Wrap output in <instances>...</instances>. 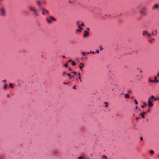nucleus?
I'll return each mask as SVG.
<instances>
[{
    "instance_id": "obj_27",
    "label": "nucleus",
    "mask_w": 159,
    "mask_h": 159,
    "mask_svg": "<svg viewBox=\"0 0 159 159\" xmlns=\"http://www.w3.org/2000/svg\"><path fill=\"white\" fill-rule=\"evenodd\" d=\"M140 115L141 116L142 118H144L145 116H144V115L142 113H141L140 114Z\"/></svg>"
},
{
    "instance_id": "obj_17",
    "label": "nucleus",
    "mask_w": 159,
    "mask_h": 159,
    "mask_svg": "<svg viewBox=\"0 0 159 159\" xmlns=\"http://www.w3.org/2000/svg\"><path fill=\"white\" fill-rule=\"evenodd\" d=\"M154 7L156 8H157L159 7V5L158 4H156L154 5Z\"/></svg>"
},
{
    "instance_id": "obj_57",
    "label": "nucleus",
    "mask_w": 159,
    "mask_h": 159,
    "mask_svg": "<svg viewBox=\"0 0 159 159\" xmlns=\"http://www.w3.org/2000/svg\"><path fill=\"white\" fill-rule=\"evenodd\" d=\"M140 79H141V78H138L137 79V80H139V81H140Z\"/></svg>"
},
{
    "instance_id": "obj_10",
    "label": "nucleus",
    "mask_w": 159,
    "mask_h": 159,
    "mask_svg": "<svg viewBox=\"0 0 159 159\" xmlns=\"http://www.w3.org/2000/svg\"><path fill=\"white\" fill-rule=\"evenodd\" d=\"M153 81L154 82H159V81L157 80V77L156 76L154 77V80H153Z\"/></svg>"
},
{
    "instance_id": "obj_62",
    "label": "nucleus",
    "mask_w": 159,
    "mask_h": 159,
    "mask_svg": "<svg viewBox=\"0 0 159 159\" xmlns=\"http://www.w3.org/2000/svg\"><path fill=\"white\" fill-rule=\"evenodd\" d=\"M157 75L159 77V73H158L157 74Z\"/></svg>"
},
{
    "instance_id": "obj_54",
    "label": "nucleus",
    "mask_w": 159,
    "mask_h": 159,
    "mask_svg": "<svg viewBox=\"0 0 159 159\" xmlns=\"http://www.w3.org/2000/svg\"><path fill=\"white\" fill-rule=\"evenodd\" d=\"M150 82H154L153 81V80H150Z\"/></svg>"
},
{
    "instance_id": "obj_40",
    "label": "nucleus",
    "mask_w": 159,
    "mask_h": 159,
    "mask_svg": "<svg viewBox=\"0 0 159 159\" xmlns=\"http://www.w3.org/2000/svg\"><path fill=\"white\" fill-rule=\"evenodd\" d=\"M79 80H80V82H82V80L81 79V77L80 76H79Z\"/></svg>"
},
{
    "instance_id": "obj_43",
    "label": "nucleus",
    "mask_w": 159,
    "mask_h": 159,
    "mask_svg": "<svg viewBox=\"0 0 159 159\" xmlns=\"http://www.w3.org/2000/svg\"><path fill=\"white\" fill-rule=\"evenodd\" d=\"M72 73H74V74L76 75L77 74V72H72Z\"/></svg>"
},
{
    "instance_id": "obj_14",
    "label": "nucleus",
    "mask_w": 159,
    "mask_h": 159,
    "mask_svg": "<svg viewBox=\"0 0 159 159\" xmlns=\"http://www.w3.org/2000/svg\"><path fill=\"white\" fill-rule=\"evenodd\" d=\"M129 95L128 94H126L125 95V97L126 98H129Z\"/></svg>"
},
{
    "instance_id": "obj_45",
    "label": "nucleus",
    "mask_w": 159,
    "mask_h": 159,
    "mask_svg": "<svg viewBox=\"0 0 159 159\" xmlns=\"http://www.w3.org/2000/svg\"><path fill=\"white\" fill-rule=\"evenodd\" d=\"M144 115L147 113V112H144L143 113H142Z\"/></svg>"
},
{
    "instance_id": "obj_44",
    "label": "nucleus",
    "mask_w": 159,
    "mask_h": 159,
    "mask_svg": "<svg viewBox=\"0 0 159 159\" xmlns=\"http://www.w3.org/2000/svg\"><path fill=\"white\" fill-rule=\"evenodd\" d=\"M127 92L128 93H131V91L130 90H129L127 91Z\"/></svg>"
},
{
    "instance_id": "obj_35",
    "label": "nucleus",
    "mask_w": 159,
    "mask_h": 159,
    "mask_svg": "<svg viewBox=\"0 0 159 159\" xmlns=\"http://www.w3.org/2000/svg\"><path fill=\"white\" fill-rule=\"evenodd\" d=\"M140 118H141L140 117H136V119L137 120H138L139 119H140Z\"/></svg>"
},
{
    "instance_id": "obj_3",
    "label": "nucleus",
    "mask_w": 159,
    "mask_h": 159,
    "mask_svg": "<svg viewBox=\"0 0 159 159\" xmlns=\"http://www.w3.org/2000/svg\"><path fill=\"white\" fill-rule=\"evenodd\" d=\"M0 13L2 16H4L6 14V12L4 9L1 8L0 9Z\"/></svg>"
},
{
    "instance_id": "obj_6",
    "label": "nucleus",
    "mask_w": 159,
    "mask_h": 159,
    "mask_svg": "<svg viewBox=\"0 0 159 159\" xmlns=\"http://www.w3.org/2000/svg\"><path fill=\"white\" fill-rule=\"evenodd\" d=\"M84 64L83 63H80V65L79 66V67L80 68L81 71H83L82 68L84 67Z\"/></svg>"
},
{
    "instance_id": "obj_7",
    "label": "nucleus",
    "mask_w": 159,
    "mask_h": 159,
    "mask_svg": "<svg viewBox=\"0 0 159 159\" xmlns=\"http://www.w3.org/2000/svg\"><path fill=\"white\" fill-rule=\"evenodd\" d=\"M84 32L85 33L83 34V36L84 37L88 36H89V33L88 31L86 30L84 31Z\"/></svg>"
},
{
    "instance_id": "obj_63",
    "label": "nucleus",
    "mask_w": 159,
    "mask_h": 159,
    "mask_svg": "<svg viewBox=\"0 0 159 159\" xmlns=\"http://www.w3.org/2000/svg\"><path fill=\"white\" fill-rule=\"evenodd\" d=\"M80 72H79V73H78V75H80Z\"/></svg>"
},
{
    "instance_id": "obj_1",
    "label": "nucleus",
    "mask_w": 159,
    "mask_h": 159,
    "mask_svg": "<svg viewBox=\"0 0 159 159\" xmlns=\"http://www.w3.org/2000/svg\"><path fill=\"white\" fill-rule=\"evenodd\" d=\"M28 8L29 10L33 12L36 16H39V15L37 13L38 10L34 6L31 5L28 7Z\"/></svg>"
},
{
    "instance_id": "obj_15",
    "label": "nucleus",
    "mask_w": 159,
    "mask_h": 159,
    "mask_svg": "<svg viewBox=\"0 0 159 159\" xmlns=\"http://www.w3.org/2000/svg\"><path fill=\"white\" fill-rule=\"evenodd\" d=\"M9 86H10V87L11 88H13V87H14V86H13V84L12 83H10V84H9Z\"/></svg>"
},
{
    "instance_id": "obj_25",
    "label": "nucleus",
    "mask_w": 159,
    "mask_h": 159,
    "mask_svg": "<svg viewBox=\"0 0 159 159\" xmlns=\"http://www.w3.org/2000/svg\"><path fill=\"white\" fill-rule=\"evenodd\" d=\"M71 64L73 66H75V65H76V63H75L74 61H72Z\"/></svg>"
},
{
    "instance_id": "obj_59",
    "label": "nucleus",
    "mask_w": 159,
    "mask_h": 159,
    "mask_svg": "<svg viewBox=\"0 0 159 159\" xmlns=\"http://www.w3.org/2000/svg\"><path fill=\"white\" fill-rule=\"evenodd\" d=\"M87 30H90V29H89V28H87Z\"/></svg>"
},
{
    "instance_id": "obj_46",
    "label": "nucleus",
    "mask_w": 159,
    "mask_h": 159,
    "mask_svg": "<svg viewBox=\"0 0 159 159\" xmlns=\"http://www.w3.org/2000/svg\"><path fill=\"white\" fill-rule=\"evenodd\" d=\"M82 54H83L84 56L86 53L84 52H82Z\"/></svg>"
},
{
    "instance_id": "obj_5",
    "label": "nucleus",
    "mask_w": 159,
    "mask_h": 159,
    "mask_svg": "<svg viewBox=\"0 0 159 159\" xmlns=\"http://www.w3.org/2000/svg\"><path fill=\"white\" fill-rule=\"evenodd\" d=\"M148 106L149 107H152L153 105V104L152 103V102L151 101V100H148Z\"/></svg>"
},
{
    "instance_id": "obj_31",
    "label": "nucleus",
    "mask_w": 159,
    "mask_h": 159,
    "mask_svg": "<svg viewBox=\"0 0 159 159\" xmlns=\"http://www.w3.org/2000/svg\"><path fill=\"white\" fill-rule=\"evenodd\" d=\"M83 157L82 156H81L80 157H78V159H83Z\"/></svg>"
},
{
    "instance_id": "obj_23",
    "label": "nucleus",
    "mask_w": 159,
    "mask_h": 159,
    "mask_svg": "<svg viewBox=\"0 0 159 159\" xmlns=\"http://www.w3.org/2000/svg\"><path fill=\"white\" fill-rule=\"evenodd\" d=\"M66 74V73L65 72H63L62 73V76H64Z\"/></svg>"
},
{
    "instance_id": "obj_38",
    "label": "nucleus",
    "mask_w": 159,
    "mask_h": 159,
    "mask_svg": "<svg viewBox=\"0 0 159 159\" xmlns=\"http://www.w3.org/2000/svg\"><path fill=\"white\" fill-rule=\"evenodd\" d=\"M80 26H85V25L83 23H82L81 25H80Z\"/></svg>"
},
{
    "instance_id": "obj_22",
    "label": "nucleus",
    "mask_w": 159,
    "mask_h": 159,
    "mask_svg": "<svg viewBox=\"0 0 159 159\" xmlns=\"http://www.w3.org/2000/svg\"><path fill=\"white\" fill-rule=\"evenodd\" d=\"M80 21H79L76 22V24L78 25V27H79V26H80Z\"/></svg>"
},
{
    "instance_id": "obj_49",
    "label": "nucleus",
    "mask_w": 159,
    "mask_h": 159,
    "mask_svg": "<svg viewBox=\"0 0 159 159\" xmlns=\"http://www.w3.org/2000/svg\"><path fill=\"white\" fill-rule=\"evenodd\" d=\"M63 84H68V83H66L65 82H63Z\"/></svg>"
},
{
    "instance_id": "obj_48",
    "label": "nucleus",
    "mask_w": 159,
    "mask_h": 159,
    "mask_svg": "<svg viewBox=\"0 0 159 159\" xmlns=\"http://www.w3.org/2000/svg\"><path fill=\"white\" fill-rule=\"evenodd\" d=\"M140 139L141 141H142L143 140V137H141L140 138Z\"/></svg>"
},
{
    "instance_id": "obj_36",
    "label": "nucleus",
    "mask_w": 159,
    "mask_h": 159,
    "mask_svg": "<svg viewBox=\"0 0 159 159\" xmlns=\"http://www.w3.org/2000/svg\"><path fill=\"white\" fill-rule=\"evenodd\" d=\"M76 30V31H77V32H80L81 31L80 30V29H77Z\"/></svg>"
},
{
    "instance_id": "obj_11",
    "label": "nucleus",
    "mask_w": 159,
    "mask_h": 159,
    "mask_svg": "<svg viewBox=\"0 0 159 159\" xmlns=\"http://www.w3.org/2000/svg\"><path fill=\"white\" fill-rule=\"evenodd\" d=\"M36 2L39 6L40 7L41 6V2L39 1H37Z\"/></svg>"
},
{
    "instance_id": "obj_47",
    "label": "nucleus",
    "mask_w": 159,
    "mask_h": 159,
    "mask_svg": "<svg viewBox=\"0 0 159 159\" xmlns=\"http://www.w3.org/2000/svg\"><path fill=\"white\" fill-rule=\"evenodd\" d=\"M150 109H148V110H147V112H150Z\"/></svg>"
},
{
    "instance_id": "obj_12",
    "label": "nucleus",
    "mask_w": 159,
    "mask_h": 159,
    "mask_svg": "<svg viewBox=\"0 0 159 159\" xmlns=\"http://www.w3.org/2000/svg\"><path fill=\"white\" fill-rule=\"evenodd\" d=\"M143 104H144V105H142L141 106V107L142 108H144L147 105V103L145 102H143Z\"/></svg>"
},
{
    "instance_id": "obj_55",
    "label": "nucleus",
    "mask_w": 159,
    "mask_h": 159,
    "mask_svg": "<svg viewBox=\"0 0 159 159\" xmlns=\"http://www.w3.org/2000/svg\"><path fill=\"white\" fill-rule=\"evenodd\" d=\"M91 51H90V52H87V53H86L87 54H89L91 53Z\"/></svg>"
},
{
    "instance_id": "obj_51",
    "label": "nucleus",
    "mask_w": 159,
    "mask_h": 159,
    "mask_svg": "<svg viewBox=\"0 0 159 159\" xmlns=\"http://www.w3.org/2000/svg\"><path fill=\"white\" fill-rule=\"evenodd\" d=\"M91 53L92 54H94L95 53V52L94 51H92V52H91Z\"/></svg>"
},
{
    "instance_id": "obj_8",
    "label": "nucleus",
    "mask_w": 159,
    "mask_h": 159,
    "mask_svg": "<svg viewBox=\"0 0 159 159\" xmlns=\"http://www.w3.org/2000/svg\"><path fill=\"white\" fill-rule=\"evenodd\" d=\"M40 9L41 10H43V11H45L46 13L47 14H48L49 11H48L46 10L44 8H42V7H40Z\"/></svg>"
},
{
    "instance_id": "obj_21",
    "label": "nucleus",
    "mask_w": 159,
    "mask_h": 159,
    "mask_svg": "<svg viewBox=\"0 0 159 159\" xmlns=\"http://www.w3.org/2000/svg\"><path fill=\"white\" fill-rule=\"evenodd\" d=\"M105 103L106 104V105H105V107H108V103L106 102H105Z\"/></svg>"
},
{
    "instance_id": "obj_13",
    "label": "nucleus",
    "mask_w": 159,
    "mask_h": 159,
    "mask_svg": "<svg viewBox=\"0 0 159 159\" xmlns=\"http://www.w3.org/2000/svg\"><path fill=\"white\" fill-rule=\"evenodd\" d=\"M155 98V97L153 95H152V96L151 97H149V99L148 100H151V99H154Z\"/></svg>"
},
{
    "instance_id": "obj_20",
    "label": "nucleus",
    "mask_w": 159,
    "mask_h": 159,
    "mask_svg": "<svg viewBox=\"0 0 159 159\" xmlns=\"http://www.w3.org/2000/svg\"><path fill=\"white\" fill-rule=\"evenodd\" d=\"M150 153L151 154H153L154 153V152L153 150H151L150 151Z\"/></svg>"
},
{
    "instance_id": "obj_28",
    "label": "nucleus",
    "mask_w": 159,
    "mask_h": 159,
    "mask_svg": "<svg viewBox=\"0 0 159 159\" xmlns=\"http://www.w3.org/2000/svg\"><path fill=\"white\" fill-rule=\"evenodd\" d=\"M80 29V30L81 31V30H83V28L80 26H79L78 27Z\"/></svg>"
},
{
    "instance_id": "obj_56",
    "label": "nucleus",
    "mask_w": 159,
    "mask_h": 159,
    "mask_svg": "<svg viewBox=\"0 0 159 159\" xmlns=\"http://www.w3.org/2000/svg\"><path fill=\"white\" fill-rule=\"evenodd\" d=\"M7 97H10V95L9 94H8L7 95Z\"/></svg>"
},
{
    "instance_id": "obj_41",
    "label": "nucleus",
    "mask_w": 159,
    "mask_h": 159,
    "mask_svg": "<svg viewBox=\"0 0 159 159\" xmlns=\"http://www.w3.org/2000/svg\"><path fill=\"white\" fill-rule=\"evenodd\" d=\"M45 11H43L42 12V13L43 15H45Z\"/></svg>"
},
{
    "instance_id": "obj_61",
    "label": "nucleus",
    "mask_w": 159,
    "mask_h": 159,
    "mask_svg": "<svg viewBox=\"0 0 159 159\" xmlns=\"http://www.w3.org/2000/svg\"><path fill=\"white\" fill-rule=\"evenodd\" d=\"M146 9L145 7H143V10H145Z\"/></svg>"
},
{
    "instance_id": "obj_18",
    "label": "nucleus",
    "mask_w": 159,
    "mask_h": 159,
    "mask_svg": "<svg viewBox=\"0 0 159 159\" xmlns=\"http://www.w3.org/2000/svg\"><path fill=\"white\" fill-rule=\"evenodd\" d=\"M140 12L141 13V14H142L143 15H146V13L143 11H140Z\"/></svg>"
},
{
    "instance_id": "obj_34",
    "label": "nucleus",
    "mask_w": 159,
    "mask_h": 159,
    "mask_svg": "<svg viewBox=\"0 0 159 159\" xmlns=\"http://www.w3.org/2000/svg\"><path fill=\"white\" fill-rule=\"evenodd\" d=\"M105 16H106L107 17H110L111 16H110V15H108L106 14L105 15Z\"/></svg>"
},
{
    "instance_id": "obj_19",
    "label": "nucleus",
    "mask_w": 159,
    "mask_h": 159,
    "mask_svg": "<svg viewBox=\"0 0 159 159\" xmlns=\"http://www.w3.org/2000/svg\"><path fill=\"white\" fill-rule=\"evenodd\" d=\"M102 158L103 159H108V158L107 157V156H106V155H104L102 156Z\"/></svg>"
},
{
    "instance_id": "obj_33",
    "label": "nucleus",
    "mask_w": 159,
    "mask_h": 159,
    "mask_svg": "<svg viewBox=\"0 0 159 159\" xmlns=\"http://www.w3.org/2000/svg\"><path fill=\"white\" fill-rule=\"evenodd\" d=\"M64 66L66 67H67L68 66V64L67 63H66V64H65Z\"/></svg>"
},
{
    "instance_id": "obj_42",
    "label": "nucleus",
    "mask_w": 159,
    "mask_h": 159,
    "mask_svg": "<svg viewBox=\"0 0 159 159\" xmlns=\"http://www.w3.org/2000/svg\"><path fill=\"white\" fill-rule=\"evenodd\" d=\"M99 52L98 50H96V53H99Z\"/></svg>"
},
{
    "instance_id": "obj_30",
    "label": "nucleus",
    "mask_w": 159,
    "mask_h": 159,
    "mask_svg": "<svg viewBox=\"0 0 159 159\" xmlns=\"http://www.w3.org/2000/svg\"><path fill=\"white\" fill-rule=\"evenodd\" d=\"M134 52L136 54H138V52L137 50H135L134 51Z\"/></svg>"
},
{
    "instance_id": "obj_9",
    "label": "nucleus",
    "mask_w": 159,
    "mask_h": 159,
    "mask_svg": "<svg viewBox=\"0 0 159 159\" xmlns=\"http://www.w3.org/2000/svg\"><path fill=\"white\" fill-rule=\"evenodd\" d=\"M155 32H156L155 34L152 31V32L151 35L154 36H156L157 35V30H155Z\"/></svg>"
},
{
    "instance_id": "obj_60",
    "label": "nucleus",
    "mask_w": 159,
    "mask_h": 159,
    "mask_svg": "<svg viewBox=\"0 0 159 159\" xmlns=\"http://www.w3.org/2000/svg\"><path fill=\"white\" fill-rule=\"evenodd\" d=\"M57 153V152L56 151H55L54 152V154H55V153Z\"/></svg>"
},
{
    "instance_id": "obj_39",
    "label": "nucleus",
    "mask_w": 159,
    "mask_h": 159,
    "mask_svg": "<svg viewBox=\"0 0 159 159\" xmlns=\"http://www.w3.org/2000/svg\"><path fill=\"white\" fill-rule=\"evenodd\" d=\"M2 81L4 83H5L7 81V80L6 79H4Z\"/></svg>"
},
{
    "instance_id": "obj_58",
    "label": "nucleus",
    "mask_w": 159,
    "mask_h": 159,
    "mask_svg": "<svg viewBox=\"0 0 159 159\" xmlns=\"http://www.w3.org/2000/svg\"><path fill=\"white\" fill-rule=\"evenodd\" d=\"M69 70H72V69L70 68H69Z\"/></svg>"
},
{
    "instance_id": "obj_16",
    "label": "nucleus",
    "mask_w": 159,
    "mask_h": 159,
    "mask_svg": "<svg viewBox=\"0 0 159 159\" xmlns=\"http://www.w3.org/2000/svg\"><path fill=\"white\" fill-rule=\"evenodd\" d=\"M7 84H4V87H3V89H4V90H5L6 89H7Z\"/></svg>"
},
{
    "instance_id": "obj_32",
    "label": "nucleus",
    "mask_w": 159,
    "mask_h": 159,
    "mask_svg": "<svg viewBox=\"0 0 159 159\" xmlns=\"http://www.w3.org/2000/svg\"><path fill=\"white\" fill-rule=\"evenodd\" d=\"M68 76L70 78H71L72 77L71 76V75L70 73H69L68 74Z\"/></svg>"
},
{
    "instance_id": "obj_29",
    "label": "nucleus",
    "mask_w": 159,
    "mask_h": 159,
    "mask_svg": "<svg viewBox=\"0 0 159 159\" xmlns=\"http://www.w3.org/2000/svg\"><path fill=\"white\" fill-rule=\"evenodd\" d=\"M73 88L74 89H75V90L76 89V85H74L73 86Z\"/></svg>"
},
{
    "instance_id": "obj_2",
    "label": "nucleus",
    "mask_w": 159,
    "mask_h": 159,
    "mask_svg": "<svg viewBox=\"0 0 159 159\" xmlns=\"http://www.w3.org/2000/svg\"><path fill=\"white\" fill-rule=\"evenodd\" d=\"M47 21L49 23H51L52 21H56V19L52 16H50L49 18H47L46 19Z\"/></svg>"
},
{
    "instance_id": "obj_50",
    "label": "nucleus",
    "mask_w": 159,
    "mask_h": 159,
    "mask_svg": "<svg viewBox=\"0 0 159 159\" xmlns=\"http://www.w3.org/2000/svg\"><path fill=\"white\" fill-rule=\"evenodd\" d=\"M71 61H72L71 60V59H70V60H69L68 61V62H71Z\"/></svg>"
},
{
    "instance_id": "obj_4",
    "label": "nucleus",
    "mask_w": 159,
    "mask_h": 159,
    "mask_svg": "<svg viewBox=\"0 0 159 159\" xmlns=\"http://www.w3.org/2000/svg\"><path fill=\"white\" fill-rule=\"evenodd\" d=\"M142 34L143 36H145L146 35L147 37H149L151 36V34H149L147 30L143 31L142 32Z\"/></svg>"
},
{
    "instance_id": "obj_53",
    "label": "nucleus",
    "mask_w": 159,
    "mask_h": 159,
    "mask_svg": "<svg viewBox=\"0 0 159 159\" xmlns=\"http://www.w3.org/2000/svg\"><path fill=\"white\" fill-rule=\"evenodd\" d=\"M62 57L63 58H66V57L65 56V55L63 56Z\"/></svg>"
},
{
    "instance_id": "obj_52",
    "label": "nucleus",
    "mask_w": 159,
    "mask_h": 159,
    "mask_svg": "<svg viewBox=\"0 0 159 159\" xmlns=\"http://www.w3.org/2000/svg\"><path fill=\"white\" fill-rule=\"evenodd\" d=\"M149 42L150 43H152V40H151V39H149Z\"/></svg>"
},
{
    "instance_id": "obj_37",
    "label": "nucleus",
    "mask_w": 159,
    "mask_h": 159,
    "mask_svg": "<svg viewBox=\"0 0 159 159\" xmlns=\"http://www.w3.org/2000/svg\"><path fill=\"white\" fill-rule=\"evenodd\" d=\"M134 101L135 102V103L136 104H138V102H137V100H134Z\"/></svg>"
},
{
    "instance_id": "obj_64",
    "label": "nucleus",
    "mask_w": 159,
    "mask_h": 159,
    "mask_svg": "<svg viewBox=\"0 0 159 159\" xmlns=\"http://www.w3.org/2000/svg\"><path fill=\"white\" fill-rule=\"evenodd\" d=\"M152 39V40H153V41H155V39L154 38H153V39Z\"/></svg>"
},
{
    "instance_id": "obj_24",
    "label": "nucleus",
    "mask_w": 159,
    "mask_h": 159,
    "mask_svg": "<svg viewBox=\"0 0 159 159\" xmlns=\"http://www.w3.org/2000/svg\"><path fill=\"white\" fill-rule=\"evenodd\" d=\"M99 48H100V50H103V48L102 47L101 45H100V46H99Z\"/></svg>"
},
{
    "instance_id": "obj_26",
    "label": "nucleus",
    "mask_w": 159,
    "mask_h": 159,
    "mask_svg": "<svg viewBox=\"0 0 159 159\" xmlns=\"http://www.w3.org/2000/svg\"><path fill=\"white\" fill-rule=\"evenodd\" d=\"M159 100V97L155 98L154 99V101Z\"/></svg>"
}]
</instances>
